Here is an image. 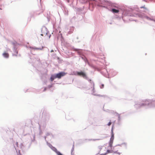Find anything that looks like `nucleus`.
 Listing matches in <instances>:
<instances>
[{"mask_svg":"<svg viewBox=\"0 0 155 155\" xmlns=\"http://www.w3.org/2000/svg\"><path fill=\"white\" fill-rule=\"evenodd\" d=\"M66 73L63 72H61L58 74H55L56 77V78H58L59 79H60L62 77L66 75Z\"/></svg>","mask_w":155,"mask_h":155,"instance_id":"nucleus-2","label":"nucleus"},{"mask_svg":"<svg viewBox=\"0 0 155 155\" xmlns=\"http://www.w3.org/2000/svg\"><path fill=\"white\" fill-rule=\"evenodd\" d=\"M97 140V139H91V140Z\"/></svg>","mask_w":155,"mask_h":155,"instance_id":"nucleus-11","label":"nucleus"},{"mask_svg":"<svg viewBox=\"0 0 155 155\" xmlns=\"http://www.w3.org/2000/svg\"><path fill=\"white\" fill-rule=\"evenodd\" d=\"M107 153H111L110 151V150H107Z\"/></svg>","mask_w":155,"mask_h":155,"instance_id":"nucleus-9","label":"nucleus"},{"mask_svg":"<svg viewBox=\"0 0 155 155\" xmlns=\"http://www.w3.org/2000/svg\"><path fill=\"white\" fill-rule=\"evenodd\" d=\"M48 87L50 88L52 87V85H49Z\"/></svg>","mask_w":155,"mask_h":155,"instance_id":"nucleus-10","label":"nucleus"},{"mask_svg":"<svg viewBox=\"0 0 155 155\" xmlns=\"http://www.w3.org/2000/svg\"><path fill=\"white\" fill-rule=\"evenodd\" d=\"M111 122L110 121L108 124V126H110V125H111Z\"/></svg>","mask_w":155,"mask_h":155,"instance_id":"nucleus-8","label":"nucleus"},{"mask_svg":"<svg viewBox=\"0 0 155 155\" xmlns=\"http://www.w3.org/2000/svg\"><path fill=\"white\" fill-rule=\"evenodd\" d=\"M113 127H112V129H111V137L110 138V142L109 143V144L110 146V147H111L112 146V144H113V140H114V134L113 132Z\"/></svg>","mask_w":155,"mask_h":155,"instance_id":"nucleus-1","label":"nucleus"},{"mask_svg":"<svg viewBox=\"0 0 155 155\" xmlns=\"http://www.w3.org/2000/svg\"><path fill=\"white\" fill-rule=\"evenodd\" d=\"M77 74L78 75L81 76L84 78L86 77V76L85 74L83 72H77Z\"/></svg>","mask_w":155,"mask_h":155,"instance_id":"nucleus-3","label":"nucleus"},{"mask_svg":"<svg viewBox=\"0 0 155 155\" xmlns=\"http://www.w3.org/2000/svg\"><path fill=\"white\" fill-rule=\"evenodd\" d=\"M56 78V77L55 75H52L51 76L50 80L51 81H52L54 80V79Z\"/></svg>","mask_w":155,"mask_h":155,"instance_id":"nucleus-4","label":"nucleus"},{"mask_svg":"<svg viewBox=\"0 0 155 155\" xmlns=\"http://www.w3.org/2000/svg\"><path fill=\"white\" fill-rule=\"evenodd\" d=\"M57 154L58 155H63L61 153H60L59 152H58L57 153Z\"/></svg>","mask_w":155,"mask_h":155,"instance_id":"nucleus-7","label":"nucleus"},{"mask_svg":"<svg viewBox=\"0 0 155 155\" xmlns=\"http://www.w3.org/2000/svg\"><path fill=\"white\" fill-rule=\"evenodd\" d=\"M112 12L114 13H117L119 12V11L118 10L113 8L111 10Z\"/></svg>","mask_w":155,"mask_h":155,"instance_id":"nucleus-5","label":"nucleus"},{"mask_svg":"<svg viewBox=\"0 0 155 155\" xmlns=\"http://www.w3.org/2000/svg\"><path fill=\"white\" fill-rule=\"evenodd\" d=\"M41 36H43L44 35L43 34H41Z\"/></svg>","mask_w":155,"mask_h":155,"instance_id":"nucleus-12","label":"nucleus"},{"mask_svg":"<svg viewBox=\"0 0 155 155\" xmlns=\"http://www.w3.org/2000/svg\"><path fill=\"white\" fill-rule=\"evenodd\" d=\"M3 56L5 58H8L9 57V54L8 53L5 52L3 54Z\"/></svg>","mask_w":155,"mask_h":155,"instance_id":"nucleus-6","label":"nucleus"}]
</instances>
